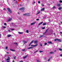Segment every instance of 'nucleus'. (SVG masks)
Instances as JSON below:
<instances>
[{"instance_id":"1","label":"nucleus","mask_w":62,"mask_h":62,"mask_svg":"<svg viewBox=\"0 0 62 62\" xmlns=\"http://www.w3.org/2000/svg\"><path fill=\"white\" fill-rule=\"evenodd\" d=\"M19 10H21L23 12L24 11V8L22 7L19 9Z\"/></svg>"},{"instance_id":"2","label":"nucleus","mask_w":62,"mask_h":62,"mask_svg":"<svg viewBox=\"0 0 62 62\" xmlns=\"http://www.w3.org/2000/svg\"><path fill=\"white\" fill-rule=\"evenodd\" d=\"M23 15L24 16H30V15L29 13H25L23 14Z\"/></svg>"},{"instance_id":"3","label":"nucleus","mask_w":62,"mask_h":62,"mask_svg":"<svg viewBox=\"0 0 62 62\" xmlns=\"http://www.w3.org/2000/svg\"><path fill=\"white\" fill-rule=\"evenodd\" d=\"M7 10H8V11L10 13H11L12 12H11V10L10 9H9V8H7Z\"/></svg>"},{"instance_id":"4","label":"nucleus","mask_w":62,"mask_h":62,"mask_svg":"<svg viewBox=\"0 0 62 62\" xmlns=\"http://www.w3.org/2000/svg\"><path fill=\"white\" fill-rule=\"evenodd\" d=\"M48 29H47L46 30V31L44 33H43V34L45 35L46 33H47V31H48Z\"/></svg>"},{"instance_id":"5","label":"nucleus","mask_w":62,"mask_h":62,"mask_svg":"<svg viewBox=\"0 0 62 62\" xmlns=\"http://www.w3.org/2000/svg\"><path fill=\"white\" fill-rule=\"evenodd\" d=\"M36 23V22H34L31 23V25H34V24H35Z\"/></svg>"},{"instance_id":"6","label":"nucleus","mask_w":62,"mask_h":62,"mask_svg":"<svg viewBox=\"0 0 62 62\" xmlns=\"http://www.w3.org/2000/svg\"><path fill=\"white\" fill-rule=\"evenodd\" d=\"M11 18H9L8 20H7L8 22H10V21L11 20Z\"/></svg>"},{"instance_id":"7","label":"nucleus","mask_w":62,"mask_h":62,"mask_svg":"<svg viewBox=\"0 0 62 62\" xmlns=\"http://www.w3.org/2000/svg\"><path fill=\"white\" fill-rule=\"evenodd\" d=\"M27 55H26V56H25L24 57H23V59H24L25 58H26V57H27Z\"/></svg>"},{"instance_id":"8","label":"nucleus","mask_w":62,"mask_h":62,"mask_svg":"<svg viewBox=\"0 0 62 62\" xmlns=\"http://www.w3.org/2000/svg\"><path fill=\"white\" fill-rule=\"evenodd\" d=\"M38 41H34V42L35 43V44H37V42H38Z\"/></svg>"},{"instance_id":"9","label":"nucleus","mask_w":62,"mask_h":62,"mask_svg":"<svg viewBox=\"0 0 62 62\" xmlns=\"http://www.w3.org/2000/svg\"><path fill=\"white\" fill-rule=\"evenodd\" d=\"M18 33L19 34H23V32H18Z\"/></svg>"},{"instance_id":"10","label":"nucleus","mask_w":62,"mask_h":62,"mask_svg":"<svg viewBox=\"0 0 62 62\" xmlns=\"http://www.w3.org/2000/svg\"><path fill=\"white\" fill-rule=\"evenodd\" d=\"M48 43L49 44H52V43L51 41L48 42Z\"/></svg>"},{"instance_id":"11","label":"nucleus","mask_w":62,"mask_h":62,"mask_svg":"<svg viewBox=\"0 0 62 62\" xmlns=\"http://www.w3.org/2000/svg\"><path fill=\"white\" fill-rule=\"evenodd\" d=\"M40 11H39L38 12V13H37L36 14V15H37L38 14H39V13H40Z\"/></svg>"},{"instance_id":"12","label":"nucleus","mask_w":62,"mask_h":62,"mask_svg":"<svg viewBox=\"0 0 62 62\" xmlns=\"http://www.w3.org/2000/svg\"><path fill=\"white\" fill-rule=\"evenodd\" d=\"M54 52H50V54H54Z\"/></svg>"},{"instance_id":"13","label":"nucleus","mask_w":62,"mask_h":62,"mask_svg":"<svg viewBox=\"0 0 62 62\" xmlns=\"http://www.w3.org/2000/svg\"><path fill=\"white\" fill-rule=\"evenodd\" d=\"M45 9V8H42V9L41 10V11H43V10H44V9Z\"/></svg>"},{"instance_id":"14","label":"nucleus","mask_w":62,"mask_h":62,"mask_svg":"<svg viewBox=\"0 0 62 62\" xmlns=\"http://www.w3.org/2000/svg\"><path fill=\"white\" fill-rule=\"evenodd\" d=\"M60 6H61V5H60V4H58L57 5V7H60Z\"/></svg>"},{"instance_id":"15","label":"nucleus","mask_w":62,"mask_h":62,"mask_svg":"<svg viewBox=\"0 0 62 62\" xmlns=\"http://www.w3.org/2000/svg\"><path fill=\"white\" fill-rule=\"evenodd\" d=\"M33 48V47H29L28 48V49H32Z\"/></svg>"},{"instance_id":"16","label":"nucleus","mask_w":62,"mask_h":62,"mask_svg":"<svg viewBox=\"0 0 62 62\" xmlns=\"http://www.w3.org/2000/svg\"><path fill=\"white\" fill-rule=\"evenodd\" d=\"M34 45V47H36V46H37L38 45V44H37L36 45Z\"/></svg>"},{"instance_id":"17","label":"nucleus","mask_w":62,"mask_h":62,"mask_svg":"<svg viewBox=\"0 0 62 62\" xmlns=\"http://www.w3.org/2000/svg\"><path fill=\"white\" fill-rule=\"evenodd\" d=\"M42 23H43V22H41V23H40L39 24V25H40V24H42Z\"/></svg>"},{"instance_id":"18","label":"nucleus","mask_w":62,"mask_h":62,"mask_svg":"<svg viewBox=\"0 0 62 62\" xmlns=\"http://www.w3.org/2000/svg\"><path fill=\"white\" fill-rule=\"evenodd\" d=\"M10 51H14H14H15V50H14L13 49H10Z\"/></svg>"},{"instance_id":"19","label":"nucleus","mask_w":62,"mask_h":62,"mask_svg":"<svg viewBox=\"0 0 62 62\" xmlns=\"http://www.w3.org/2000/svg\"><path fill=\"white\" fill-rule=\"evenodd\" d=\"M44 36V35H41L39 37L40 38H41L42 37H43Z\"/></svg>"},{"instance_id":"20","label":"nucleus","mask_w":62,"mask_h":62,"mask_svg":"<svg viewBox=\"0 0 62 62\" xmlns=\"http://www.w3.org/2000/svg\"><path fill=\"white\" fill-rule=\"evenodd\" d=\"M46 25V23H43V25Z\"/></svg>"},{"instance_id":"21","label":"nucleus","mask_w":62,"mask_h":62,"mask_svg":"<svg viewBox=\"0 0 62 62\" xmlns=\"http://www.w3.org/2000/svg\"><path fill=\"white\" fill-rule=\"evenodd\" d=\"M8 58L7 59H6L7 60H9V59H9L10 58H9V57H8Z\"/></svg>"},{"instance_id":"22","label":"nucleus","mask_w":62,"mask_h":62,"mask_svg":"<svg viewBox=\"0 0 62 62\" xmlns=\"http://www.w3.org/2000/svg\"><path fill=\"white\" fill-rule=\"evenodd\" d=\"M56 8V7L55 6H54V7L52 8L53 9H54V8Z\"/></svg>"},{"instance_id":"23","label":"nucleus","mask_w":62,"mask_h":62,"mask_svg":"<svg viewBox=\"0 0 62 62\" xmlns=\"http://www.w3.org/2000/svg\"><path fill=\"white\" fill-rule=\"evenodd\" d=\"M33 42H34V40H33L30 43H31V44L32 43H33Z\"/></svg>"},{"instance_id":"24","label":"nucleus","mask_w":62,"mask_h":62,"mask_svg":"<svg viewBox=\"0 0 62 62\" xmlns=\"http://www.w3.org/2000/svg\"><path fill=\"white\" fill-rule=\"evenodd\" d=\"M35 3L36 2H35V1H34L32 3V4H33V5H34L35 4Z\"/></svg>"},{"instance_id":"25","label":"nucleus","mask_w":62,"mask_h":62,"mask_svg":"<svg viewBox=\"0 0 62 62\" xmlns=\"http://www.w3.org/2000/svg\"><path fill=\"white\" fill-rule=\"evenodd\" d=\"M38 50H37V51H36L34 52V54H35V53H37V52H38Z\"/></svg>"},{"instance_id":"26","label":"nucleus","mask_w":62,"mask_h":62,"mask_svg":"<svg viewBox=\"0 0 62 62\" xmlns=\"http://www.w3.org/2000/svg\"><path fill=\"white\" fill-rule=\"evenodd\" d=\"M11 36V35H8V37H10Z\"/></svg>"},{"instance_id":"27","label":"nucleus","mask_w":62,"mask_h":62,"mask_svg":"<svg viewBox=\"0 0 62 62\" xmlns=\"http://www.w3.org/2000/svg\"><path fill=\"white\" fill-rule=\"evenodd\" d=\"M59 51H62V49H61V48H59Z\"/></svg>"},{"instance_id":"28","label":"nucleus","mask_w":62,"mask_h":62,"mask_svg":"<svg viewBox=\"0 0 62 62\" xmlns=\"http://www.w3.org/2000/svg\"><path fill=\"white\" fill-rule=\"evenodd\" d=\"M31 46V47H35L34 45H32Z\"/></svg>"},{"instance_id":"29","label":"nucleus","mask_w":62,"mask_h":62,"mask_svg":"<svg viewBox=\"0 0 62 62\" xmlns=\"http://www.w3.org/2000/svg\"><path fill=\"white\" fill-rule=\"evenodd\" d=\"M26 32L27 33H29V32L28 31V30H27L26 31Z\"/></svg>"},{"instance_id":"30","label":"nucleus","mask_w":62,"mask_h":62,"mask_svg":"<svg viewBox=\"0 0 62 62\" xmlns=\"http://www.w3.org/2000/svg\"><path fill=\"white\" fill-rule=\"evenodd\" d=\"M23 42H24V43H27V42L26 41H24Z\"/></svg>"},{"instance_id":"31","label":"nucleus","mask_w":62,"mask_h":62,"mask_svg":"<svg viewBox=\"0 0 62 62\" xmlns=\"http://www.w3.org/2000/svg\"><path fill=\"white\" fill-rule=\"evenodd\" d=\"M39 52H40V53H42V52H43V51H39Z\"/></svg>"},{"instance_id":"32","label":"nucleus","mask_w":62,"mask_h":62,"mask_svg":"<svg viewBox=\"0 0 62 62\" xmlns=\"http://www.w3.org/2000/svg\"><path fill=\"white\" fill-rule=\"evenodd\" d=\"M61 9V7H59V10H60V9Z\"/></svg>"},{"instance_id":"33","label":"nucleus","mask_w":62,"mask_h":62,"mask_svg":"<svg viewBox=\"0 0 62 62\" xmlns=\"http://www.w3.org/2000/svg\"><path fill=\"white\" fill-rule=\"evenodd\" d=\"M57 40V39H55L54 40V41H56V40Z\"/></svg>"},{"instance_id":"34","label":"nucleus","mask_w":62,"mask_h":62,"mask_svg":"<svg viewBox=\"0 0 62 62\" xmlns=\"http://www.w3.org/2000/svg\"><path fill=\"white\" fill-rule=\"evenodd\" d=\"M47 44V43H45V45H46Z\"/></svg>"},{"instance_id":"35","label":"nucleus","mask_w":62,"mask_h":62,"mask_svg":"<svg viewBox=\"0 0 62 62\" xmlns=\"http://www.w3.org/2000/svg\"><path fill=\"white\" fill-rule=\"evenodd\" d=\"M59 2L60 3H62V1L61 0H60Z\"/></svg>"},{"instance_id":"36","label":"nucleus","mask_w":62,"mask_h":62,"mask_svg":"<svg viewBox=\"0 0 62 62\" xmlns=\"http://www.w3.org/2000/svg\"><path fill=\"white\" fill-rule=\"evenodd\" d=\"M42 29H45V27H43L42 28Z\"/></svg>"},{"instance_id":"37","label":"nucleus","mask_w":62,"mask_h":62,"mask_svg":"<svg viewBox=\"0 0 62 62\" xmlns=\"http://www.w3.org/2000/svg\"><path fill=\"white\" fill-rule=\"evenodd\" d=\"M25 51V49H23L22 50V51Z\"/></svg>"},{"instance_id":"38","label":"nucleus","mask_w":62,"mask_h":62,"mask_svg":"<svg viewBox=\"0 0 62 62\" xmlns=\"http://www.w3.org/2000/svg\"><path fill=\"white\" fill-rule=\"evenodd\" d=\"M37 62H39V60H37Z\"/></svg>"},{"instance_id":"39","label":"nucleus","mask_w":62,"mask_h":62,"mask_svg":"<svg viewBox=\"0 0 62 62\" xmlns=\"http://www.w3.org/2000/svg\"><path fill=\"white\" fill-rule=\"evenodd\" d=\"M14 44H15L16 45H17V43H14Z\"/></svg>"},{"instance_id":"40","label":"nucleus","mask_w":62,"mask_h":62,"mask_svg":"<svg viewBox=\"0 0 62 62\" xmlns=\"http://www.w3.org/2000/svg\"><path fill=\"white\" fill-rule=\"evenodd\" d=\"M57 40H58V41H60V39H57Z\"/></svg>"},{"instance_id":"41","label":"nucleus","mask_w":62,"mask_h":62,"mask_svg":"<svg viewBox=\"0 0 62 62\" xmlns=\"http://www.w3.org/2000/svg\"><path fill=\"white\" fill-rule=\"evenodd\" d=\"M4 25H7V24H6V23H4Z\"/></svg>"},{"instance_id":"42","label":"nucleus","mask_w":62,"mask_h":62,"mask_svg":"<svg viewBox=\"0 0 62 62\" xmlns=\"http://www.w3.org/2000/svg\"><path fill=\"white\" fill-rule=\"evenodd\" d=\"M11 30H12V31H13V30H14V29H11Z\"/></svg>"},{"instance_id":"43","label":"nucleus","mask_w":62,"mask_h":62,"mask_svg":"<svg viewBox=\"0 0 62 62\" xmlns=\"http://www.w3.org/2000/svg\"><path fill=\"white\" fill-rule=\"evenodd\" d=\"M40 46H42V45H41V44H40Z\"/></svg>"},{"instance_id":"44","label":"nucleus","mask_w":62,"mask_h":62,"mask_svg":"<svg viewBox=\"0 0 62 62\" xmlns=\"http://www.w3.org/2000/svg\"><path fill=\"white\" fill-rule=\"evenodd\" d=\"M60 56H61V57H62V54H61L60 55Z\"/></svg>"},{"instance_id":"45","label":"nucleus","mask_w":62,"mask_h":62,"mask_svg":"<svg viewBox=\"0 0 62 62\" xmlns=\"http://www.w3.org/2000/svg\"><path fill=\"white\" fill-rule=\"evenodd\" d=\"M6 49H8V47L7 46L6 47Z\"/></svg>"},{"instance_id":"46","label":"nucleus","mask_w":62,"mask_h":62,"mask_svg":"<svg viewBox=\"0 0 62 62\" xmlns=\"http://www.w3.org/2000/svg\"><path fill=\"white\" fill-rule=\"evenodd\" d=\"M39 19H36V21H39Z\"/></svg>"},{"instance_id":"47","label":"nucleus","mask_w":62,"mask_h":62,"mask_svg":"<svg viewBox=\"0 0 62 62\" xmlns=\"http://www.w3.org/2000/svg\"><path fill=\"white\" fill-rule=\"evenodd\" d=\"M13 57L15 59V58H16V57Z\"/></svg>"},{"instance_id":"48","label":"nucleus","mask_w":62,"mask_h":62,"mask_svg":"<svg viewBox=\"0 0 62 62\" xmlns=\"http://www.w3.org/2000/svg\"><path fill=\"white\" fill-rule=\"evenodd\" d=\"M3 28H4V29H5V28H6V27L4 26V27H3Z\"/></svg>"},{"instance_id":"49","label":"nucleus","mask_w":62,"mask_h":62,"mask_svg":"<svg viewBox=\"0 0 62 62\" xmlns=\"http://www.w3.org/2000/svg\"><path fill=\"white\" fill-rule=\"evenodd\" d=\"M31 43H30V44H29V46H30V45H31Z\"/></svg>"},{"instance_id":"50","label":"nucleus","mask_w":62,"mask_h":62,"mask_svg":"<svg viewBox=\"0 0 62 62\" xmlns=\"http://www.w3.org/2000/svg\"><path fill=\"white\" fill-rule=\"evenodd\" d=\"M40 3V1H39L38 2V3Z\"/></svg>"},{"instance_id":"51","label":"nucleus","mask_w":62,"mask_h":62,"mask_svg":"<svg viewBox=\"0 0 62 62\" xmlns=\"http://www.w3.org/2000/svg\"><path fill=\"white\" fill-rule=\"evenodd\" d=\"M50 59H49L48 60V61H50Z\"/></svg>"},{"instance_id":"52","label":"nucleus","mask_w":62,"mask_h":62,"mask_svg":"<svg viewBox=\"0 0 62 62\" xmlns=\"http://www.w3.org/2000/svg\"><path fill=\"white\" fill-rule=\"evenodd\" d=\"M52 58V57H50L49 59H51V58Z\"/></svg>"},{"instance_id":"53","label":"nucleus","mask_w":62,"mask_h":62,"mask_svg":"<svg viewBox=\"0 0 62 62\" xmlns=\"http://www.w3.org/2000/svg\"><path fill=\"white\" fill-rule=\"evenodd\" d=\"M7 62H9V60L7 61Z\"/></svg>"},{"instance_id":"54","label":"nucleus","mask_w":62,"mask_h":62,"mask_svg":"<svg viewBox=\"0 0 62 62\" xmlns=\"http://www.w3.org/2000/svg\"><path fill=\"white\" fill-rule=\"evenodd\" d=\"M54 52H56V50H55L54 51Z\"/></svg>"},{"instance_id":"55","label":"nucleus","mask_w":62,"mask_h":62,"mask_svg":"<svg viewBox=\"0 0 62 62\" xmlns=\"http://www.w3.org/2000/svg\"><path fill=\"white\" fill-rule=\"evenodd\" d=\"M20 62H23V61H20Z\"/></svg>"},{"instance_id":"56","label":"nucleus","mask_w":62,"mask_h":62,"mask_svg":"<svg viewBox=\"0 0 62 62\" xmlns=\"http://www.w3.org/2000/svg\"><path fill=\"white\" fill-rule=\"evenodd\" d=\"M1 35L0 34V38H1Z\"/></svg>"},{"instance_id":"57","label":"nucleus","mask_w":62,"mask_h":62,"mask_svg":"<svg viewBox=\"0 0 62 62\" xmlns=\"http://www.w3.org/2000/svg\"><path fill=\"white\" fill-rule=\"evenodd\" d=\"M16 3H18V2H17V1H16Z\"/></svg>"},{"instance_id":"58","label":"nucleus","mask_w":62,"mask_h":62,"mask_svg":"<svg viewBox=\"0 0 62 62\" xmlns=\"http://www.w3.org/2000/svg\"><path fill=\"white\" fill-rule=\"evenodd\" d=\"M13 62H14V60H13Z\"/></svg>"},{"instance_id":"59","label":"nucleus","mask_w":62,"mask_h":62,"mask_svg":"<svg viewBox=\"0 0 62 62\" xmlns=\"http://www.w3.org/2000/svg\"><path fill=\"white\" fill-rule=\"evenodd\" d=\"M60 34H62V32H60Z\"/></svg>"},{"instance_id":"60","label":"nucleus","mask_w":62,"mask_h":62,"mask_svg":"<svg viewBox=\"0 0 62 62\" xmlns=\"http://www.w3.org/2000/svg\"><path fill=\"white\" fill-rule=\"evenodd\" d=\"M17 13L18 14H19V13L18 12Z\"/></svg>"},{"instance_id":"61","label":"nucleus","mask_w":62,"mask_h":62,"mask_svg":"<svg viewBox=\"0 0 62 62\" xmlns=\"http://www.w3.org/2000/svg\"><path fill=\"white\" fill-rule=\"evenodd\" d=\"M8 32H10V30H8Z\"/></svg>"},{"instance_id":"62","label":"nucleus","mask_w":62,"mask_h":62,"mask_svg":"<svg viewBox=\"0 0 62 62\" xmlns=\"http://www.w3.org/2000/svg\"><path fill=\"white\" fill-rule=\"evenodd\" d=\"M7 54H9V53H8V52H7Z\"/></svg>"},{"instance_id":"63","label":"nucleus","mask_w":62,"mask_h":62,"mask_svg":"<svg viewBox=\"0 0 62 62\" xmlns=\"http://www.w3.org/2000/svg\"><path fill=\"white\" fill-rule=\"evenodd\" d=\"M54 35H55V33H54Z\"/></svg>"},{"instance_id":"64","label":"nucleus","mask_w":62,"mask_h":62,"mask_svg":"<svg viewBox=\"0 0 62 62\" xmlns=\"http://www.w3.org/2000/svg\"><path fill=\"white\" fill-rule=\"evenodd\" d=\"M61 23H62V22H61Z\"/></svg>"}]
</instances>
